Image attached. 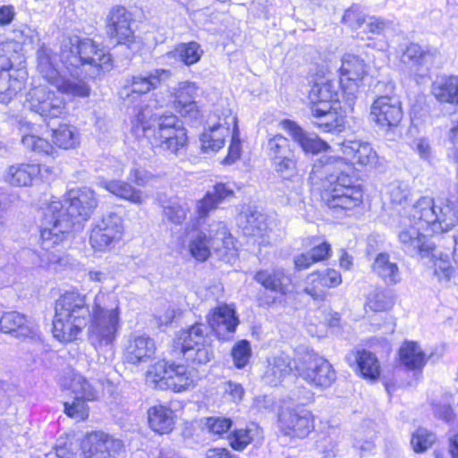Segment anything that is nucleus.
<instances>
[{
	"label": "nucleus",
	"mask_w": 458,
	"mask_h": 458,
	"mask_svg": "<svg viewBox=\"0 0 458 458\" xmlns=\"http://www.w3.org/2000/svg\"><path fill=\"white\" fill-rule=\"evenodd\" d=\"M119 300L99 290L91 303L78 291H67L55 301L53 335L62 343L78 338L89 325L88 339L96 350L112 347L121 328Z\"/></svg>",
	"instance_id": "f257e3e1"
},
{
	"label": "nucleus",
	"mask_w": 458,
	"mask_h": 458,
	"mask_svg": "<svg viewBox=\"0 0 458 458\" xmlns=\"http://www.w3.org/2000/svg\"><path fill=\"white\" fill-rule=\"evenodd\" d=\"M66 207L60 200H52L43 213L41 247L37 264L47 267L57 263L61 256L54 250L75 226L87 221L98 206L95 192L87 187L72 189L66 195Z\"/></svg>",
	"instance_id": "f03ea898"
},
{
	"label": "nucleus",
	"mask_w": 458,
	"mask_h": 458,
	"mask_svg": "<svg viewBox=\"0 0 458 458\" xmlns=\"http://www.w3.org/2000/svg\"><path fill=\"white\" fill-rule=\"evenodd\" d=\"M134 131L142 134L153 148H160L174 155L186 150L188 136L179 118L169 113L157 114L148 107L139 111Z\"/></svg>",
	"instance_id": "7ed1b4c3"
},
{
	"label": "nucleus",
	"mask_w": 458,
	"mask_h": 458,
	"mask_svg": "<svg viewBox=\"0 0 458 458\" xmlns=\"http://www.w3.org/2000/svg\"><path fill=\"white\" fill-rule=\"evenodd\" d=\"M318 164L327 174L328 189L323 199L327 207L335 212H348L362 203L363 193L354 183L353 167L343 158L322 156Z\"/></svg>",
	"instance_id": "20e7f679"
},
{
	"label": "nucleus",
	"mask_w": 458,
	"mask_h": 458,
	"mask_svg": "<svg viewBox=\"0 0 458 458\" xmlns=\"http://www.w3.org/2000/svg\"><path fill=\"white\" fill-rule=\"evenodd\" d=\"M60 60L65 70L72 75L101 76L113 68L110 54L89 38L77 36L63 40Z\"/></svg>",
	"instance_id": "39448f33"
},
{
	"label": "nucleus",
	"mask_w": 458,
	"mask_h": 458,
	"mask_svg": "<svg viewBox=\"0 0 458 458\" xmlns=\"http://www.w3.org/2000/svg\"><path fill=\"white\" fill-rule=\"evenodd\" d=\"M411 214L426 225H431L433 233L451 230L458 222V196H453L445 201H435L430 197H421L411 207Z\"/></svg>",
	"instance_id": "423d86ee"
},
{
	"label": "nucleus",
	"mask_w": 458,
	"mask_h": 458,
	"mask_svg": "<svg viewBox=\"0 0 458 458\" xmlns=\"http://www.w3.org/2000/svg\"><path fill=\"white\" fill-rule=\"evenodd\" d=\"M294 363L297 375L311 386L327 388L336 378L330 362L308 347L297 348Z\"/></svg>",
	"instance_id": "0eeeda50"
},
{
	"label": "nucleus",
	"mask_w": 458,
	"mask_h": 458,
	"mask_svg": "<svg viewBox=\"0 0 458 458\" xmlns=\"http://www.w3.org/2000/svg\"><path fill=\"white\" fill-rule=\"evenodd\" d=\"M209 327L197 322L182 329L177 336L184 359L193 365L207 364L214 357Z\"/></svg>",
	"instance_id": "6e6552de"
},
{
	"label": "nucleus",
	"mask_w": 458,
	"mask_h": 458,
	"mask_svg": "<svg viewBox=\"0 0 458 458\" xmlns=\"http://www.w3.org/2000/svg\"><path fill=\"white\" fill-rule=\"evenodd\" d=\"M397 222V236L402 250L409 255L428 256L434 250V244L427 238L423 231L430 230L431 225H423L422 220L411 214V207L403 208Z\"/></svg>",
	"instance_id": "1a4fd4ad"
},
{
	"label": "nucleus",
	"mask_w": 458,
	"mask_h": 458,
	"mask_svg": "<svg viewBox=\"0 0 458 458\" xmlns=\"http://www.w3.org/2000/svg\"><path fill=\"white\" fill-rule=\"evenodd\" d=\"M64 386L73 395L72 402L64 403V412L77 420H86L89 416L87 402L97 399L98 391L83 375L74 370L68 373Z\"/></svg>",
	"instance_id": "9d476101"
},
{
	"label": "nucleus",
	"mask_w": 458,
	"mask_h": 458,
	"mask_svg": "<svg viewBox=\"0 0 458 458\" xmlns=\"http://www.w3.org/2000/svg\"><path fill=\"white\" fill-rule=\"evenodd\" d=\"M277 428L285 437L304 439L315 429V418L302 406H284L277 414Z\"/></svg>",
	"instance_id": "9b49d317"
},
{
	"label": "nucleus",
	"mask_w": 458,
	"mask_h": 458,
	"mask_svg": "<svg viewBox=\"0 0 458 458\" xmlns=\"http://www.w3.org/2000/svg\"><path fill=\"white\" fill-rule=\"evenodd\" d=\"M216 233L214 236L208 235L204 232L192 233L189 242V250L193 258L199 261L206 260L211 253V250L225 256L232 250L233 239L223 223L216 225Z\"/></svg>",
	"instance_id": "f8f14e48"
},
{
	"label": "nucleus",
	"mask_w": 458,
	"mask_h": 458,
	"mask_svg": "<svg viewBox=\"0 0 458 458\" xmlns=\"http://www.w3.org/2000/svg\"><path fill=\"white\" fill-rule=\"evenodd\" d=\"M123 231L122 217L116 213H109L92 226L89 243L95 250H110L122 240Z\"/></svg>",
	"instance_id": "ddd939ff"
},
{
	"label": "nucleus",
	"mask_w": 458,
	"mask_h": 458,
	"mask_svg": "<svg viewBox=\"0 0 458 458\" xmlns=\"http://www.w3.org/2000/svg\"><path fill=\"white\" fill-rule=\"evenodd\" d=\"M224 114V123H215L214 117L208 120V128L200 136L201 149L208 153L216 152L225 146V139L236 131L237 118L231 110Z\"/></svg>",
	"instance_id": "4468645a"
},
{
	"label": "nucleus",
	"mask_w": 458,
	"mask_h": 458,
	"mask_svg": "<svg viewBox=\"0 0 458 458\" xmlns=\"http://www.w3.org/2000/svg\"><path fill=\"white\" fill-rule=\"evenodd\" d=\"M27 105L30 110L46 121L59 117L65 112L64 99L42 87L34 88L29 92Z\"/></svg>",
	"instance_id": "2eb2a0df"
},
{
	"label": "nucleus",
	"mask_w": 458,
	"mask_h": 458,
	"mask_svg": "<svg viewBox=\"0 0 458 458\" xmlns=\"http://www.w3.org/2000/svg\"><path fill=\"white\" fill-rule=\"evenodd\" d=\"M370 119L384 130L396 127L403 119L401 101L394 96L377 98L370 106Z\"/></svg>",
	"instance_id": "dca6fc26"
},
{
	"label": "nucleus",
	"mask_w": 458,
	"mask_h": 458,
	"mask_svg": "<svg viewBox=\"0 0 458 458\" xmlns=\"http://www.w3.org/2000/svg\"><path fill=\"white\" fill-rule=\"evenodd\" d=\"M437 56V49L423 48L418 44L411 43L403 53L401 62L410 76L417 79L428 73Z\"/></svg>",
	"instance_id": "f3484780"
},
{
	"label": "nucleus",
	"mask_w": 458,
	"mask_h": 458,
	"mask_svg": "<svg viewBox=\"0 0 458 458\" xmlns=\"http://www.w3.org/2000/svg\"><path fill=\"white\" fill-rule=\"evenodd\" d=\"M266 151L277 173H292L296 168V159L289 140L282 134L268 138Z\"/></svg>",
	"instance_id": "a211bd4d"
},
{
	"label": "nucleus",
	"mask_w": 458,
	"mask_h": 458,
	"mask_svg": "<svg viewBox=\"0 0 458 458\" xmlns=\"http://www.w3.org/2000/svg\"><path fill=\"white\" fill-rule=\"evenodd\" d=\"M121 440L102 431L89 434L83 442V458H115L123 450Z\"/></svg>",
	"instance_id": "6ab92c4d"
},
{
	"label": "nucleus",
	"mask_w": 458,
	"mask_h": 458,
	"mask_svg": "<svg viewBox=\"0 0 458 458\" xmlns=\"http://www.w3.org/2000/svg\"><path fill=\"white\" fill-rule=\"evenodd\" d=\"M170 77L171 72L166 69H156L148 72L133 75L126 80L121 96L123 99H126L134 94H147L159 87L162 82Z\"/></svg>",
	"instance_id": "aec40b11"
},
{
	"label": "nucleus",
	"mask_w": 458,
	"mask_h": 458,
	"mask_svg": "<svg viewBox=\"0 0 458 458\" xmlns=\"http://www.w3.org/2000/svg\"><path fill=\"white\" fill-rule=\"evenodd\" d=\"M157 351L154 339L146 334L130 335L123 352L124 361L132 365L146 363L155 357Z\"/></svg>",
	"instance_id": "412c9836"
},
{
	"label": "nucleus",
	"mask_w": 458,
	"mask_h": 458,
	"mask_svg": "<svg viewBox=\"0 0 458 458\" xmlns=\"http://www.w3.org/2000/svg\"><path fill=\"white\" fill-rule=\"evenodd\" d=\"M132 15L123 6L114 7L107 18V33L118 44L132 41L133 31L131 28Z\"/></svg>",
	"instance_id": "4be33fe9"
},
{
	"label": "nucleus",
	"mask_w": 458,
	"mask_h": 458,
	"mask_svg": "<svg viewBox=\"0 0 458 458\" xmlns=\"http://www.w3.org/2000/svg\"><path fill=\"white\" fill-rule=\"evenodd\" d=\"M0 329L14 337L34 338L38 334V327L17 311L5 312L0 318Z\"/></svg>",
	"instance_id": "5701e85b"
},
{
	"label": "nucleus",
	"mask_w": 458,
	"mask_h": 458,
	"mask_svg": "<svg viewBox=\"0 0 458 458\" xmlns=\"http://www.w3.org/2000/svg\"><path fill=\"white\" fill-rule=\"evenodd\" d=\"M339 71V81L343 89H348L350 94H353L366 73L364 61L357 55L346 54L342 58Z\"/></svg>",
	"instance_id": "b1692460"
},
{
	"label": "nucleus",
	"mask_w": 458,
	"mask_h": 458,
	"mask_svg": "<svg viewBox=\"0 0 458 458\" xmlns=\"http://www.w3.org/2000/svg\"><path fill=\"white\" fill-rule=\"evenodd\" d=\"M253 278L270 292L277 293L281 295H287L291 292L292 276L287 274L284 267H273L271 268L260 269L255 273Z\"/></svg>",
	"instance_id": "393cba45"
},
{
	"label": "nucleus",
	"mask_w": 458,
	"mask_h": 458,
	"mask_svg": "<svg viewBox=\"0 0 458 458\" xmlns=\"http://www.w3.org/2000/svg\"><path fill=\"white\" fill-rule=\"evenodd\" d=\"M281 128L285 131L305 153L317 154L329 148L328 144L317 135L305 131L300 125L291 120H283Z\"/></svg>",
	"instance_id": "a878e982"
},
{
	"label": "nucleus",
	"mask_w": 458,
	"mask_h": 458,
	"mask_svg": "<svg viewBox=\"0 0 458 458\" xmlns=\"http://www.w3.org/2000/svg\"><path fill=\"white\" fill-rule=\"evenodd\" d=\"M199 87L195 82L183 81L178 84L174 91V107L180 114L191 120L199 117V109L195 98Z\"/></svg>",
	"instance_id": "bb28decb"
},
{
	"label": "nucleus",
	"mask_w": 458,
	"mask_h": 458,
	"mask_svg": "<svg viewBox=\"0 0 458 458\" xmlns=\"http://www.w3.org/2000/svg\"><path fill=\"white\" fill-rule=\"evenodd\" d=\"M341 85L339 81L331 78L330 75L318 79L309 95L311 105H319V106L335 105Z\"/></svg>",
	"instance_id": "cd10ccee"
},
{
	"label": "nucleus",
	"mask_w": 458,
	"mask_h": 458,
	"mask_svg": "<svg viewBox=\"0 0 458 458\" xmlns=\"http://www.w3.org/2000/svg\"><path fill=\"white\" fill-rule=\"evenodd\" d=\"M198 378V372L193 368L172 361L164 386L174 393H182L194 387Z\"/></svg>",
	"instance_id": "c85d7f7f"
},
{
	"label": "nucleus",
	"mask_w": 458,
	"mask_h": 458,
	"mask_svg": "<svg viewBox=\"0 0 458 458\" xmlns=\"http://www.w3.org/2000/svg\"><path fill=\"white\" fill-rule=\"evenodd\" d=\"M334 106H319L311 105V123L323 132H340L344 129V117L340 115Z\"/></svg>",
	"instance_id": "c756f323"
},
{
	"label": "nucleus",
	"mask_w": 458,
	"mask_h": 458,
	"mask_svg": "<svg viewBox=\"0 0 458 458\" xmlns=\"http://www.w3.org/2000/svg\"><path fill=\"white\" fill-rule=\"evenodd\" d=\"M48 171L38 164L21 163L10 165L4 173V181L12 186L26 187L38 180L42 170Z\"/></svg>",
	"instance_id": "7c9ffc66"
},
{
	"label": "nucleus",
	"mask_w": 458,
	"mask_h": 458,
	"mask_svg": "<svg viewBox=\"0 0 458 458\" xmlns=\"http://www.w3.org/2000/svg\"><path fill=\"white\" fill-rule=\"evenodd\" d=\"M12 67L10 58L6 55L4 45H0V103L7 104L23 87L20 79H12L7 71Z\"/></svg>",
	"instance_id": "2f4dec72"
},
{
	"label": "nucleus",
	"mask_w": 458,
	"mask_h": 458,
	"mask_svg": "<svg viewBox=\"0 0 458 458\" xmlns=\"http://www.w3.org/2000/svg\"><path fill=\"white\" fill-rule=\"evenodd\" d=\"M342 151L360 165L373 166L378 161V156L372 146L360 140H345L342 143Z\"/></svg>",
	"instance_id": "473e14b6"
},
{
	"label": "nucleus",
	"mask_w": 458,
	"mask_h": 458,
	"mask_svg": "<svg viewBox=\"0 0 458 458\" xmlns=\"http://www.w3.org/2000/svg\"><path fill=\"white\" fill-rule=\"evenodd\" d=\"M207 320L210 332L215 331L216 334H220L222 330L233 333L239 324L235 310L227 304L214 309L212 312L208 315Z\"/></svg>",
	"instance_id": "72a5a7b5"
},
{
	"label": "nucleus",
	"mask_w": 458,
	"mask_h": 458,
	"mask_svg": "<svg viewBox=\"0 0 458 458\" xmlns=\"http://www.w3.org/2000/svg\"><path fill=\"white\" fill-rule=\"evenodd\" d=\"M233 188L227 183H216L207 191L202 199L198 202L197 212L200 217L206 216L210 211L218 208L223 201L233 197Z\"/></svg>",
	"instance_id": "f704fd0d"
},
{
	"label": "nucleus",
	"mask_w": 458,
	"mask_h": 458,
	"mask_svg": "<svg viewBox=\"0 0 458 458\" xmlns=\"http://www.w3.org/2000/svg\"><path fill=\"white\" fill-rule=\"evenodd\" d=\"M293 371L291 357L281 352L267 360V367L264 375L265 381L277 386Z\"/></svg>",
	"instance_id": "c9c22d12"
},
{
	"label": "nucleus",
	"mask_w": 458,
	"mask_h": 458,
	"mask_svg": "<svg viewBox=\"0 0 458 458\" xmlns=\"http://www.w3.org/2000/svg\"><path fill=\"white\" fill-rule=\"evenodd\" d=\"M148 420L151 429L159 434L171 432L174 426V411L162 404L153 405L148 409Z\"/></svg>",
	"instance_id": "e433bc0d"
},
{
	"label": "nucleus",
	"mask_w": 458,
	"mask_h": 458,
	"mask_svg": "<svg viewBox=\"0 0 458 458\" xmlns=\"http://www.w3.org/2000/svg\"><path fill=\"white\" fill-rule=\"evenodd\" d=\"M372 270L388 285L396 284L401 281L399 267L391 260L388 253L382 252L377 255L372 264Z\"/></svg>",
	"instance_id": "4c0bfd02"
},
{
	"label": "nucleus",
	"mask_w": 458,
	"mask_h": 458,
	"mask_svg": "<svg viewBox=\"0 0 458 458\" xmlns=\"http://www.w3.org/2000/svg\"><path fill=\"white\" fill-rule=\"evenodd\" d=\"M401 363L409 369L421 371L426 365V354L416 342L406 341L399 350Z\"/></svg>",
	"instance_id": "58836bf2"
},
{
	"label": "nucleus",
	"mask_w": 458,
	"mask_h": 458,
	"mask_svg": "<svg viewBox=\"0 0 458 458\" xmlns=\"http://www.w3.org/2000/svg\"><path fill=\"white\" fill-rule=\"evenodd\" d=\"M432 93L440 102L458 104V75L437 79L432 85Z\"/></svg>",
	"instance_id": "ea45409f"
},
{
	"label": "nucleus",
	"mask_w": 458,
	"mask_h": 458,
	"mask_svg": "<svg viewBox=\"0 0 458 458\" xmlns=\"http://www.w3.org/2000/svg\"><path fill=\"white\" fill-rule=\"evenodd\" d=\"M101 186L112 194L133 204L140 205L145 201L142 191L135 189L129 182L119 180L103 181Z\"/></svg>",
	"instance_id": "a19ab883"
},
{
	"label": "nucleus",
	"mask_w": 458,
	"mask_h": 458,
	"mask_svg": "<svg viewBox=\"0 0 458 458\" xmlns=\"http://www.w3.org/2000/svg\"><path fill=\"white\" fill-rule=\"evenodd\" d=\"M72 78L60 74L53 83L57 90L63 94L72 97L86 98L90 93V87L80 77L70 73Z\"/></svg>",
	"instance_id": "79ce46f5"
},
{
	"label": "nucleus",
	"mask_w": 458,
	"mask_h": 458,
	"mask_svg": "<svg viewBox=\"0 0 458 458\" xmlns=\"http://www.w3.org/2000/svg\"><path fill=\"white\" fill-rule=\"evenodd\" d=\"M38 65L37 69L42 77L51 85L61 74L55 63V56L51 49L45 46L40 47L37 53Z\"/></svg>",
	"instance_id": "37998d69"
},
{
	"label": "nucleus",
	"mask_w": 458,
	"mask_h": 458,
	"mask_svg": "<svg viewBox=\"0 0 458 458\" xmlns=\"http://www.w3.org/2000/svg\"><path fill=\"white\" fill-rule=\"evenodd\" d=\"M238 222L245 234L262 235L267 229L266 216L250 208H247L239 216Z\"/></svg>",
	"instance_id": "c03bdc74"
},
{
	"label": "nucleus",
	"mask_w": 458,
	"mask_h": 458,
	"mask_svg": "<svg viewBox=\"0 0 458 458\" xmlns=\"http://www.w3.org/2000/svg\"><path fill=\"white\" fill-rule=\"evenodd\" d=\"M20 131L22 133L21 143L23 146L36 153L50 154L52 152V145L45 139L32 133L34 126L27 122H21Z\"/></svg>",
	"instance_id": "a18cd8bd"
},
{
	"label": "nucleus",
	"mask_w": 458,
	"mask_h": 458,
	"mask_svg": "<svg viewBox=\"0 0 458 458\" xmlns=\"http://www.w3.org/2000/svg\"><path fill=\"white\" fill-rule=\"evenodd\" d=\"M202 55L203 50L200 45L195 41H191L179 44L174 50L168 52L166 56L169 58H176L189 66L198 63Z\"/></svg>",
	"instance_id": "49530a36"
},
{
	"label": "nucleus",
	"mask_w": 458,
	"mask_h": 458,
	"mask_svg": "<svg viewBox=\"0 0 458 458\" xmlns=\"http://www.w3.org/2000/svg\"><path fill=\"white\" fill-rule=\"evenodd\" d=\"M355 362L363 377L375 380L379 377L380 366L374 353L364 349L359 350L355 354Z\"/></svg>",
	"instance_id": "de8ad7c7"
},
{
	"label": "nucleus",
	"mask_w": 458,
	"mask_h": 458,
	"mask_svg": "<svg viewBox=\"0 0 458 458\" xmlns=\"http://www.w3.org/2000/svg\"><path fill=\"white\" fill-rule=\"evenodd\" d=\"M262 430L255 423L247 425L245 428L236 429L229 437L230 445L234 450L244 449L251 441L261 437Z\"/></svg>",
	"instance_id": "09e8293b"
},
{
	"label": "nucleus",
	"mask_w": 458,
	"mask_h": 458,
	"mask_svg": "<svg viewBox=\"0 0 458 458\" xmlns=\"http://www.w3.org/2000/svg\"><path fill=\"white\" fill-rule=\"evenodd\" d=\"M429 253L431 254L434 275L440 283H448L454 274V268L451 265L449 255L435 249Z\"/></svg>",
	"instance_id": "8fccbe9b"
},
{
	"label": "nucleus",
	"mask_w": 458,
	"mask_h": 458,
	"mask_svg": "<svg viewBox=\"0 0 458 458\" xmlns=\"http://www.w3.org/2000/svg\"><path fill=\"white\" fill-rule=\"evenodd\" d=\"M52 137L54 144L64 149L75 148L79 143V132L71 124H60L53 129Z\"/></svg>",
	"instance_id": "3c124183"
},
{
	"label": "nucleus",
	"mask_w": 458,
	"mask_h": 458,
	"mask_svg": "<svg viewBox=\"0 0 458 458\" xmlns=\"http://www.w3.org/2000/svg\"><path fill=\"white\" fill-rule=\"evenodd\" d=\"M171 362L159 360L152 364L146 372V382L154 388L166 389L165 382L168 376Z\"/></svg>",
	"instance_id": "603ef678"
},
{
	"label": "nucleus",
	"mask_w": 458,
	"mask_h": 458,
	"mask_svg": "<svg viewBox=\"0 0 458 458\" xmlns=\"http://www.w3.org/2000/svg\"><path fill=\"white\" fill-rule=\"evenodd\" d=\"M163 208L164 216L174 225H182L189 210L186 203L177 199H170Z\"/></svg>",
	"instance_id": "864d4df0"
},
{
	"label": "nucleus",
	"mask_w": 458,
	"mask_h": 458,
	"mask_svg": "<svg viewBox=\"0 0 458 458\" xmlns=\"http://www.w3.org/2000/svg\"><path fill=\"white\" fill-rule=\"evenodd\" d=\"M436 441V437L428 429L420 428L411 437V445L416 453H423Z\"/></svg>",
	"instance_id": "5fc2aeb1"
},
{
	"label": "nucleus",
	"mask_w": 458,
	"mask_h": 458,
	"mask_svg": "<svg viewBox=\"0 0 458 458\" xmlns=\"http://www.w3.org/2000/svg\"><path fill=\"white\" fill-rule=\"evenodd\" d=\"M310 280L312 283H318L326 288L335 287L342 283L340 273L335 269H327L323 272H313L310 274Z\"/></svg>",
	"instance_id": "6e6d98bb"
},
{
	"label": "nucleus",
	"mask_w": 458,
	"mask_h": 458,
	"mask_svg": "<svg viewBox=\"0 0 458 458\" xmlns=\"http://www.w3.org/2000/svg\"><path fill=\"white\" fill-rule=\"evenodd\" d=\"M232 356L236 368H244L251 356L250 344L247 340L237 342L232 349Z\"/></svg>",
	"instance_id": "4d7b16f0"
},
{
	"label": "nucleus",
	"mask_w": 458,
	"mask_h": 458,
	"mask_svg": "<svg viewBox=\"0 0 458 458\" xmlns=\"http://www.w3.org/2000/svg\"><path fill=\"white\" fill-rule=\"evenodd\" d=\"M231 419L224 416H211L205 419L204 427L209 433L217 436L226 434L232 428Z\"/></svg>",
	"instance_id": "13d9d810"
},
{
	"label": "nucleus",
	"mask_w": 458,
	"mask_h": 458,
	"mask_svg": "<svg viewBox=\"0 0 458 458\" xmlns=\"http://www.w3.org/2000/svg\"><path fill=\"white\" fill-rule=\"evenodd\" d=\"M389 196L393 204L403 205L411 196V189L406 182H394L389 187Z\"/></svg>",
	"instance_id": "bf43d9fd"
},
{
	"label": "nucleus",
	"mask_w": 458,
	"mask_h": 458,
	"mask_svg": "<svg viewBox=\"0 0 458 458\" xmlns=\"http://www.w3.org/2000/svg\"><path fill=\"white\" fill-rule=\"evenodd\" d=\"M368 307L373 311H383L391 306V300L383 290H374L367 300Z\"/></svg>",
	"instance_id": "052dcab7"
},
{
	"label": "nucleus",
	"mask_w": 458,
	"mask_h": 458,
	"mask_svg": "<svg viewBox=\"0 0 458 458\" xmlns=\"http://www.w3.org/2000/svg\"><path fill=\"white\" fill-rule=\"evenodd\" d=\"M448 160L458 165V121L448 131L445 141Z\"/></svg>",
	"instance_id": "680f3d73"
},
{
	"label": "nucleus",
	"mask_w": 458,
	"mask_h": 458,
	"mask_svg": "<svg viewBox=\"0 0 458 458\" xmlns=\"http://www.w3.org/2000/svg\"><path fill=\"white\" fill-rule=\"evenodd\" d=\"M18 196L7 192H0V229L6 226L9 214Z\"/></svg>",
	"instance_id": "e2e57ef3"
},
{
	"label": "nucleus",
	"mask_w": 458,
	"mask_h": 458,
	"mask_svg": "<svg viewBox=\"0 0 458 458\" xmlns=\"http://www.w3.org/2000/svg\"><path fill=\"white\" fill-rule=\"evenodd\" d=\"M343 21L353 30L360 28L365 21V15L360 6L353 4L346 10L343 16Z\"/></svg>",
	"instance_id": "0e129e2a"
},
{
	"label": "nucleus",
	"mask_w": 458,
	"mask_h": 458,
	"mask_svg": "<svg viewBox=\"0 0 458 458\" xmlns=\"http://www.w3.org/2000/svg\"><path fill=\"white\" fill-rule=\"evenodd\" d=\"M414 148L420 157L428 163H432L435 157L433 148L429 140L426 138H420L414 141Z\"/></svg>",
	"instance_id": "69168bd1"
},
{
	"label": "nucleus",
	"mask_w": 458,
	"mask_h": 458,
	"mask_svg": "<svg viewBox=\"0 0 458 458\" xmlns=\"http://www.w3.org/2000/svg\"><path fill=\"white\" fill-rule=\"evenodd\" d=\"M153 178L151 173L138 165H134L129 174V179L139 186H146Z\"/></svg>",
	"instance_id": "338daca9"
},
{
	"label": "nucleus",
	"mask_w": 458,
	"mask_h": 458,
	"mask_svg": "<svg viewBox=\"0 0 458 458\" xmlns=\"http://www.w3.org/2000/svg\"><path fill=\"white\" fill-rule=\"evenodd\" d=\"M241 156V140L239 138V130L238 126L236 127V131L232 133L231 144L228 149V155L225 159V162L227 164H231L238 159Z\"/></svg>",
	"instance_id": "774afa93"
}]
</instances>
